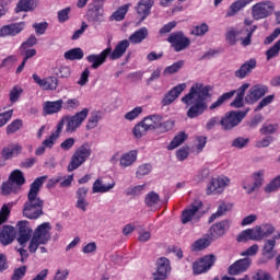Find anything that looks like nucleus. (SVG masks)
Segmentation results:
<instances>
[{
  "instance_id": "obj_1",
  "label": "nucleus",
  "mask_w": 280,
  "mask_h": 280,
  "mask_svg": "<svg viewBox=\"0 0 280 280\" xmlns=\"http://www.w3.org/2000/svg\"><path fill=\"white\" fill-rule=\"evenodd\" d=\"M18 237L16 242L20 246H27L28 243V252L36 253L38 250V246H45L49 244L51 240V224L42 223L39 226L32 229L28 221H19L18 224Z\"/></svg>"
},
{
  "instance_id": "obj_2",
  "label": "nucleus",
  "mask_w": 280,
  "mask_h": 280,
  "mask_svg": "<svg viewBox=\"0 0 280 280\" xmlns=\"http://www.w3.org/2000/svg\"><path fill=\"white\" fill-rule=\"evenodd\" d=\"M209 86L202 83H195L189 89V92L182 97L183 104L188 107L186 113L188 119H196L200 115H205L209 108Z\"/></svg>"
},
{
  "instance_id": "obj_3",
  "label": "nucleus",
  "mask_w": 280,
  "mask_h": 280,
  "mask_svg": "<svg viewBox=\"0 0 280 280\" xmlns=\"http://www.w3.org/2000/svg\"><path fill=\"white\" fill-rule=\"evenodd\" d=\"M47 180L46 176L37 177L30 186L27 201L24 203L23 215L28 220H38L43 215V207L45 202L38 197L40 187Z\"/></svg>"
},
{
  "instance_id": "obj_4",
  "label": "nucleus",
  "mask_w": 280,
  "mask_h": 280,
  "mask_svg": "<svg viewBox=\"0 0 280 280\" xmlns=\"http://www.w3.org/2000/svg\"><path fill=\"white\" fill-rule=\"evenodd\" d=\"M144 124L149 130H156L160 135H165V132H170L174 130V126L176 122L173 119L163 120V115L161 114H152L145 116L143 118Z\"/></svg>"
},
{
  "instance_id": "obj_5",
  "label": "nucleus",
  "mask_w": 280,
  "mask_h": 280,
  "mask_svg": "<svg viewBox=\"0 0 280 280\" xmlns=\"http://www.w3.org/2000/svg\"><path fill=\"white\" fill-rule=\"evenodd\" d=\"M91 154H93V150L91 149V145H89V143H84L81 147L77 148L67 166L68 172H75L78 167L84 165L89 161V159H91Z\"/></svg>"
},
{
  "instance_id": "obj_6",
  "label": "nucleus",
  "mask_w": 280,
  "mask_h": 280,
  "mask_svg": "<svg viewBox=\"0 0 280 280\" xmlns=\"http://www.w3.org/2000/svg\"><path fill=\"white\" fill-rule=\"evenodd\" d=\"M86 117H89V108H83L73 116H63L58 124H61V131L66 124V132H75L84 124Z\"/></svg>"
},
{
  "instance_id": "obj_7",
  "label": "nucleus",
  "mask_w": 280,
  "mask_h": 280,
  "mask_svg": "<svg viewBox=\"0 0 280 280\" xmlns=\"http://www.w3.org/2000/svg\"><path fill=\"white\" fill-rule=\"evenodd\" d=\"M249 108H246L245 110H237V112H229L224 115V117L220 120V126L222 127V130H233L236 126H240L242 124V119L248 115Z\"/></svg>"
},
{
  "instance_id": "obj_8",
  "label": "nucleus",
  "mask_w": 280,
  "mask_h": 280,
  "mask_svg": "<svg viewBox=\"0 0 280 280\" xmlns=\"http://www.w3.org/2000/svg\"><path fill=\"white\" fill-rule=\"evenodd\" d=\"M231 185V179L224 175L212 177L207 185V196H217L223 194L224 190Z\"/></svg>"
},
{
  "instance_id": "obj_9",
  "label": "nucleus",
  "mask_w": 280,
  "mask_h": 280,
  "mask_svg": "<svg viewBox=\"0 0 280 280\" xmlns=\"http://www.w3.org/2000/svg\"><path fill=\"white\" fill-rule=\"evenodd\" d=\"M264 176H266V172L261 170L255 172L249 177H246L242 183L243 189H245L246 194L257 191L264 185Z\"/></svg>"
},
{
  "instance_id": "obj_10",
  "label": "nucleus",
  "mask_w": 280,
  "mask_h": 280,
  "mask_svg": "<svg viewBox=\"0 0 280 280\" xmlns=\"http://www.w3.org/2000/svg\"><path fill=\"white\" fill-rule=\"evenodd\" d=\"M275 12V3L272 1H261L252 7V16L255 21L268 19Z\"/></svg>"
},
{
  "instance_id": "obj_11",
  "label": "nucleus",
  "mask_w": 280,
  "mask_h": 280,
  "mask_svg": "<svg viewBox=\"0 0 280 280\" xmlns=\"http://www.w3.org/2000/svg\"><path fill=\"white\" fill-rule=\"evenodd\" d=\"M215 264V257L213 254L206 255L192 264V272L194 275H202L205 272H209L211 268Z\"/></svg>"
},
{
  "instance_id": "obj_12",
  "label": "nucleus",
  "mask_w": 280,
  "mask_h": 280,
  "mask_svg": "<svg viewBox=\"0 0 280 280\" xmlns=\"http://www.w3.org/2000/svg\"><path fill=\"white\" fill-rule=\"evenodd\" d=\"M167 40L171 43L175 51H184L191 44L188 37L183 34V32L173 33L170 35Z\"/></svg>"
},
{
  "instance_id": "obj_13",
  "label": "nucleus",
  "mask_w": 280,
  "mask_h": 280,
  "mask_svg": "<svg viewBox=\"0 0 280 280\" xmlns=\"http://www.w3.org/2000/svg\"><path fill=\"white\" fill-rule=\"evenodd\" d=\"M172 272V267L170 265V259L161 257L156 260V271L153 273L154 280H165L167 275Z\"/></svg>"
},
{
  "instance_id": "obj_14",
  "label": "nucleus",
  "mask_w": 280,
  "mask_h": 280,
  "mask_svg": "<svg viewBox=\"0 0 280 280\" xmlns=\"http://www.w3.org/2000/svg\"><path fill=\"white\" fill-rule=\"evenodd\" d=\"M200 209H202V201L195 200L182 212V223L187 224L188 222H191V220H196Z\"/></svg>"
},
{
  "instance_id": "obj_15",
  "label": "nucleus",
  "mask_w": 280,
  "mask_h": 280,
  "mask_svg": "<svg viewBox=\"0 0 280 280\" xmlns=\"http://www.w3.org/2000/svg\"><path fill=\"white\" fill-rule=\"evenodd\" d=\"M186 89V83H179L171 89L166 94H164L161 101L162 106H170L174 104V102H176V100H178V97L180 96V93H183V91H185Z\"/></svg>"
},
{
  "instance_id": "obj_16",
  "label": "nucleus",
  "mask_w": 280,
  "mask_h": 280,
  "mask_svg": "<svg viewBox=\"0 0 280 280\" xmlns=\"http://www.w3.org/2000/svg\"><path fill=\"white\" fill-rule=\"evenodd\" d=\"M110 55V47L105 48L103 51H101L98 55H89L86 57V61L91 65V69H100L104 62H106V59L109 58Z\"/></svg>"
},
{
  "instance_id": "obj_17",
  "label": "nucleus",
  "mask_w": 280,
  "mask_h": 280,
  "mask_svg": "<svg viewBox=\"0 0 280 280\" xmlns=\"http://www.w3.org/2000/svg\"><path fill=\"white\" fill-rule=\"evenodd\" d=\"M33 80L43 89V91H56V89H58V78L56 77L42 79L38 74L34 73Z\"/></svg>"
},
{
  "instance_id": "obj_18",
  "label": "nucleus",
  "mask_w": 280,
  "mask_h": 280,
  "mask_svg": "<svg viewBox=\"0 0 280 280\" xmlns=\"http://www.w3.org/2000/svg\"><path fill=\"white\" fill-rule=\"evenodd\" d=\"M252 264H253V259L248 257L238 259L229 267V275H232V276L242 275L243 272H246V270L250 268Z\"/></svg>"
},
{
  "instance_id": "obj_19",
  "label": "nucleus",
  "mask_w": 280,
  "mask_h": 280,
  "mask_svg": "<svg viewBox=\"0 0 280 280\" xmlns=\"http://www.w3.org/2000/svg\"><path fill=\"white\" fill-rule=\"evenodd\" d=\"M268 93V86L256 84L252 86L245 96V101L248 104H253V102H257V100H261Z\"/></svg>"
},
{
  "instance_id": "obj_20",
  "label": "nucleus",
  "mask_w": 280,
  "mask_h": 280,
  "mask_svg": "<svg viewBox=\"0 0 280 280\" xmlns=\"http://www.w3.org/2000/svg\"><path fill=\"white\" fill-rule=\"evenodd\" d=\"M86 20L89 23H93V25H102L104 21V9L100 5H94V8H90L86 13Z\"/></svg>"
},
{
  "instance_id": "obj_21",
  "label": "nucleus",
  "mask_w": 280,
  "mask_h": 280,
  "mask_svg": "<svg viewBox=\"0 0 280 280\" xmlns=\"http://www.w3.org/2000/svg\"><path fill=\"white\" fill-rule=\"evenodd\" d=\"M25 30V22L12 23L4 25L0 28V37L5 38V36H18Z\"/></svg>"
},
{
  "instance_id": "obj_22",
  "label": "nucleus",
  "mask_w": 280,
  "mask_h": 280,
  "mask_svg": "<svg viewBox=\"0 0 280 280\" xmlns=\"http://www.w3.org/2000/svg\"><path fill=\"white\" fill-rule=\"evenodd\" d=\"M16 237V230L12 225H4L0 230V244L2 246H9L14 242Z\"/></svg>"
},
{
  "instance_id": "obj_23",
  "label": "nucleus",
  "mask_w": 280,
  "mask_h": 280,
  "mask_svg": "<svg viewBox=\"0 0 280 280\" xmlns=\"http://www.w3.org/2000/svg\"><path fill=\"white\" fill-rule=\"evenodd\" d=\"M257 67V60L256 59H249L245 61L240 69H237L234 73L235 78L238 80H244V78H248L250 73H253V70Z\"/></svg>"
},
{
  "instance_id": "obj_24",
  "label": "nucleus",
  "mask_w": 280,
  "mask_h": 280,
  "mask_svg": "<svg viewBox=\"0 0 280 280\" xmlns=\"http://www.w3.org/2000/svg\"><path fill=\"white\" fill-rule=\"evenodd\" d=\"M275 233V226L270 223H262L261 225H256L254 228V234L256 235V242H261L266 237H270Z\"/></svg>"
},
{
  "instance_id": "obj_25",
  "label": "nucleus",
  "mask_w": 280,
  "mask_h": 280,
  "mask_svg": "<svg viewBox=\"0 0 280 280\" xmlns=\"http://www.w3.org/2000/svg\"><path fill=\"white\" fill-rule=\"evenodd\" d=\"M128 47H130V42L128 39L120 40L114 48H110L109 52V60H119V58L124 57V54L128 50Z\"/></svg>"
},
{
  "instance_id": "obj_26",
  "label": "nucleus",
  "mask_w": 280,
  "mask_h": 280,
  "mask_svg": "<svg viewBox=\"0 0 280 280\" xmlns=\"http://www.w3.org/2000/svg\"><path fill=\"white\" fill-rule=\"evenodd\" d=\"M154 5V0H140L137 7V14L140 16L141 21H145L150 16V12Z\"/></svg>"
},
{
  "instance_id": "obj_27",
  "label": "nucleus",
  "mask_w": 280,
  "mask_h": 280,
  "mask_svg": "<svg viewBox=\"0 0 280 280\" xmlns=\"http://www.w3.org/2000/svg\"><path fill=\"white\" fill-rule=\"evenodd\" d=\"M139 156V152L137 150H131L129 152L122 153L119 159V165L124 170L126 167H131L137 162V158Z\"/></svg>"
},
{
  "instance_id": "obj_28",
  "label": "nucleus",
  "mask_w": 280,
  "mask_h": 280,
  "mask_svg": "<svg viewBox=\"0 0 280 280\" xmlns=\"http://www.w3.org/2000/svg\"><path fill=\"white\" fill-rule=\"evenodd\" d=\"M231 229V221L223 220L211 226L210 233L212 237H222Z\"/></svg>"
},
{
  "instance_id": "obj_29",
  "label": "nucleus",
  "mask_w": 280,
  "mask_h": 280,
  "mask_svg": "<svg viewBox=\"0 0 280 280\" xmlns=\"http://www.w3.org/2000/svg\"><path fill=\"white\" fill-rule=\"evenodd\" d=\"M89 194V188L86 187H80L77 190V209H80L81 211H86V208L89 207V201H86V196Z\"/></svg>"
},
{
  "instance_id": "obj_30",
  "label": "nucleus",
  "mask_w": 280,
  "mask_h": 280,
  "mask_svg": "<svg viewBox=\"0 0 280 280\" xmlns=\"http://www.w3.org/2000/svg\"><path fill=\"white\" fill-rule=\"evenodd\" d=\"M110 189H115V180L109 184H105L102 179H96L92 185L93 194H108Z\"/></svg>"
},
{
  "instance_id": "obj_31",
  "label": "nucleus",
  "mask_w": 280,
  "mask_h": 280,
  "mask_svg": "<svg viewBox=\"0 0 280 280\" xmlns=\"http://www.w3.org/2000/svg\"><path fill=\"white\" fill-rule=\"evenodd\" d=\"M249 88H250L249 83H244L237 89V91H235L236 97L231 103V106H233V108H242V106H244V95Z\"/></svg>"
},
{
  "instance_id": "obj_32",
  "label": "nucleus",
  "mask_w": 280,
  "mask_h": 280,
  "mask_svg": "<svg viewBox=\"0 0 280 280\" xmlns=\"http://www.w3.org/2000/svg\"><path fill=\"white\" fill-rule=\"evenodd\" d=\"M253 1H255V0H236V1H234L228 9L225 16H228V18L235 16V14H237V12H241V10H244V8H246V5H250V3H253Z\"/></svg>"
},
{
  "instance_id": "obj_33",
  "label": "nucleus",
  "mask_w": 280,
  "mask_h": 280,
  "mask_svg": "<svg viewBox=\"0 0 280 280\" xmlns=\"http://www.w3.org/2000/svg\"><path fill=\"white\" fill-rule=\"evenodd\" d=\"M38 8V0H20L16 4L15 12H34Z\"/></svg>"
},
{
  "instance_id": "obj_34",
  "label": "nucleus",
  "mask_w": 280,
  "mask_h": 280,
  "mask_svg": "<svg viewBox=\"0 0 280 280\" xmlns=\"http://www.w3.org/2000/svg\"><path fill=\"white\" fill-rule=\"evenodd\" d=\"M62 100L58 101H47L44 103V114L45 115H56V113H60L62 110Z\"/></svg>"
},
{
  "instance_id": "obj_35",
  "label": "nucleus",
  "mask_w": 280,
  "mask_h": 280,
  "mask_svg": "<svg viewBox=\"0 0 280 280\" xmlns=\"http://www.w3.org/2000/svg\"><path fill=\"white\" fill-rule=\"evenodd\" d=\"M62 132V124H57L56 130L51 132V135L46 138L42 144L51 150L54 145H56V141L60 138V133Z\"/></svg>"
},
{
  "instance_id": "obj_36",
  "label": "nucleus",
  "mask_w": 280,
  "mask_h": 280,
  "mask_svg": "<svg viewBox=\"0 0 280 280\" xmlns=\"http://www.w3.org/2000/svg\"><path fill=\"white\" fill-rule=\"evenodd\" d=\"M149 34L148 27H141L129 36V43L132 45H139L142 40L148 38Z\"/></svg>"
},
{
  "instance_id": "obj_37",
  "label": "nucleus",
  "mask_w": 280,
  "mask_h": 280,
  "mask_svg": "<svg viewBox=\"0 0 280 280\" xmlns=\"http://www.w3.org/2000/svg\"><path fill=\"white\" fill-rule=\"evenodd\" d=\"M60 184V187H71V183H73V175H65L62 174L56 175L55 177L49 179V185H58Z\"/></svg>"
},
{
  "instance_id": "obj_38",
  "label": "nucleus",
  "mask_w": 280,
  "mask_h": 280,
  "mask_svg": "<svg viewBox=\"0 0 280 280\" xmlns=\"http://www.w3.org/2000/svg\"><path fill=\"white\" fill-rule=\"evenodd\" d=\"M23 152V147L20 144H11L2 150V156L4 159H12L13 156H19Z\"/></svg>"
},
{
  "instance_id": "obj_39",
  "label": "nucleus",
  "mask_w": 280,
  "mask_h": 280,
  "mask_svg": "<svg viewBox=\"0 0 280 280\" xmlns=\"http://www.w3.org/2000/svg\"><path fill=\"white\" fill-rule=\"evenodd\" d=\"M66 60H82L84 58V50L82 48H72L63 54Z\"/></svg>"
},
{
  "instance_id": "obj_40",
  "label": "nucleus",
  "mask_w": 280,
  "mask_h": 280,
  "mask_svg": "<svg viewBox=\"0 0 280 280\" xmlns=\"http://www.w3.org/2000/svg\"><path fill=\"white\" fill-rule=\"evenodd\" d=\"M128 10H130V3L119 7L117 11L112 14L110 21H124L126 14H128Z\"/></svg>"
},
{
  "instance_id": "obj_41",
  "label": "nucleus",
  "mask_w": 280,
  "mask_h": 280,
  "mask_svg": "<svg viewBox=\"0 0 280 280\" xmlns=\"http://www.w3.org/2000/svg\"><path fill=\"white\" fill-rule=\"evenodd\" d=\"M235 95V90H232L230 92H226L222 94L214 103L210 105V110H215V108H220L224 102H228V100H231Z\"/></svg>"
},
{
  "instance_id": "obj_42",
  "label": "nucleus",
  "mask_w": 280,
  "mask_h": 280,
  "mask_svg": "<svg viewBox=\"0 0 280 280\" xmlns=\"http://www.w3.org/2000/svg\"><path fill=\"white\" fill-rule=\"evenodd\" d=\"M9 180L11 183H14V185H16V187H19L21 189V185H25V176H23V172H21L20 170H15L11 173Z\"/></svg>"
},
{
  "instance_id": "obj_43",
  "label": "nucleus",
  "mask_w": 280,
  "mask_h": 280,
  "mask_svg": "<svg viewBox=\"0 0 280 280\" xmlns=\"http://www.w3.org/2000/svg\"><path fill=\"white\" fill-rule=\"evenodd\" d=\"M145 125H147L145 120H141L133 127L132 132L137 139H141V137H145V135H148V131H150V129Z\"/></svg>"
},
{
  "instance_id": "obj_44",
  "label": "nucleus",
  "mask_w": 280,
  "mask_h": 280,
  "mask_svg": "<svg viewBox=\"0 0 280 280\" xmlns=\"http://www.w3.org/2000/svg\"><path fill=\"white\" fill-rule=\"evenodd\" d=\"M275 246H277V242L275 241V238L265 241L262 253L264 255H267L269 259H272V257H275Z\"/></svg>"
},
{
  "instance_id": "obj_45",
  "label": "nucleus",
  "mask_w": 280,
  "mask_h": 280,
  "mask_svg": "<svg viewBox=\"0 0 280 280\" xmlns=\"http://www.w3.org/2000/svg\"><path fill=\"white\" fill-rule=\"evenodd\" d=\"M236 240L237 242H248V241L257 242L254 228L247 229L241 232Z\"/></svg>"
},
{
  "instance_id": "obj_46",
  "label": "nucleus",
  "mask_w": 280,
  "mask_h": 280,
  "mask_svg": "<svg viewBox=\"0 0 280 280\" xmlns=\"http://www.w3.org/2000/svg\"><path fill=\"white\" fill-rule=\"evenodd\" d=\"M231 209H233L232 203H226V202L221 203L218 207L217 212L210 217V222H213V220H215V218H220V217L224 215L226 213V211H231Z\"/></svg>"
},
{
  "instance_id": "obj_47",
  "label": "nucleus",
  "mask_w": 280,
  "mask_h": 280,
  "mask_svg": "<svg viewBox=\"0 0 280 280\" xmlns=\"http://www.w3.org/2000/svg\"><path fill=\"white\" fill-rule=\"evenodd\" d=\"M186 139H187V133H185V131H180L177 136L174 137V139L168 144V150H176V148L183 144Z\"/></svg>"
},
{
  "instance_id": "obj_48",
  "label": "nucleus",
  "mask_w": 280,
  "mask_h": 280,
  "mask_svg": "<svg viewBox=\"0 0 280 280\" xmlns=\"http://www.w3.org/2000/svg\"><path fill=\"white\" fill-rule=\"evenodd\" d=\"M21 95H23V89L19 85L13 86L9 92V101L11 104H16L19 100H21Z\"/></svg>"
},
{
  "instance_id": "obj_49",
  "label": "nucleus",
  "mask_w": 280,
  "mask_h": 280,
  "mask_svg": "<svg viewBox=\"0 0 280 280\" xmlns=\"http://www.w3.org/2000/svg\"><path fill=\"white\" fill-rule=\"evenodd\" d=\"M255 30H257V26H254L253 28L243 27L242 34H245V38H242L241 45L243 47H248L250 45V38H253V34H255Z\"/></svg>"
},
{
  "instance_id": "obj_50",
  "label": "nucleus",
  "mask_w": 280,
  "mask_h": 280,
  "mask_svg": "<svg viewBox=\"0 0 280 280\" xmlns=\"http://www.w3.org/2000/svg\"><path fill=\"white\" fill-rule=\"evenodd\" d=\"M147 207H156L161 202V197L155 191H150L144 199Z\"/></svg>"
},
{
  "instance_id": "obj_51",
  "label": "nucleus",
  "mask_w": 280,
  "mask_h": 280,
  "mask_svg": "<svg viewBox=\"0 0 280 280\" xmlns=\"http://www.w3.org/2000/svg\"><path fill=\"white\" fill-rule=\"evenodd\" d=\"M183 67H185V61L178 60V61L174 62L173 65L166 67L164 70V73L166 75H172L174 73H178V71H180V69H183Z\"/></svg>"
},
{
  "instance_id": "obj_52",
  "label": "nucleus",
  "mask_w": 280,
  "mask_h": 280,
  "mask_svg": "<svg viewBox=\"0 0 280 280\" xmlns=\"http://www.w3.org/2000/svg\"><path fill=\"white\" fill-rule=\"evenodd\" d=\"M100 119H102V116H100V112H93L88 119L86 130H93V128H97Z\"/></svg>"
},
{
  "instance_id": "obj_53",
  "label": "nucleus",
  "mask_w": 280,
  "mask_h": 280,
  "mask_svg": "<svg viewBox=\"0 0 280 280\" xmlns=\"http://www.w3.org/2000/svg\"><path fill=\"white\" fill-rule=\"evenodd\" d=\"M280 189V175L276 176L269 184L265 187V194H272L279 191Z\"/></svg>"
},
{
  "instance_id": "obj_54",
  "label": "nucleus",
  "mask_w": 280,
  "mask_h": 280,
  "mask_svg": "<svg viewBox=\"0 0 280 280\" xmlns=\"http://www.w3.org/2000/svg\"><path fill=\"white\" fill-rule=\"evenodd\" d=\"M21 189L13 182L9 179V182L2 184V194L3 196H8L10 194H16Z\"/></svg>"
},
{
  "instance_id": "obj_55",
  "label": "nucleus",
  "mask_w": 280,
  "mask_h": 280,
  "mask_svg": "<svg viewBox=\"0 0 280 280\" xmlns=\"http://www.w3.org/2000/svg\"><path fill=\"white\" fill-rule=\"evenodd\" d=\"M21 128H23V120L15 119L7 126V135H14L15 132H19Z\"/></svg>"
},
{
  "instance_id": "obj_56",
  "label": "nucleus",
  "mask_w": 280,
  "mask_h": 280,
  "mask_svg": "<svg viewBox=\"0 0 280 280\" xmlns=\"http://www.w3.org/2000/svg\"><path fill=\"white\" fill-rule=\"evenodd\" d=\"M152 172V165L151 164H142L138 167L136 172V178H143L144 176H148Z\"/></svg>"
},
{
  "instance_id": "obj_57",
  "label": "nucleus",
  "mask_w": 280,
  "mask_h": 280,
  "mask_svg": "<svg viewBox=\"0 0 280 280\" xmlns=\"http://www.w3.org/2000/svg\"><path fill=\"white\" fill-rule=\"evenodd\" d=\"M65 110H78L80 108V101L78 98H68L62 104Z\"/></svg>"
},
{
  "instance_id": "obj_58",
  "label": "nucleus",
  "mask_w": 280,
  "mask_h": 280,
  "mask_svg": "<svg viewBox=\"0 0 280 280\" xmlns=\"http://www.w3.org/2000/svg\"><path fill=\"white\" fill-rule=\"evenodd\" d=\"M10 211H12V206L10 203H5L2 206L0 210V226L8 222V218H10Z\"/></svg>"
},
{
  "instance_id": "obj_59",
  "label": "nucleus",
  "mask_w": 280,
  "mask_h": 280,
  "mask_svg": "<svg viewBox=\"0 0 280 280\" xmlns=\"http://www.w3.org/2000/svg\"><path fill=\"white\" fill-rule=\"evenodd\" d=\"M141 113H143V107L137 106L133 109H131L130 112H128L127 114H125V119L127 121H135V119H137V117H139V115H141Z\"/></svg>"
},
{
  "instance_id": "obj_60",
  "label": "nucleus",
  "mask_w": 280,
  "mask_h": 280,
  "mask_svg": "<svg viewBox=\"0 0 280 280\" xmlns=\"http://www.w3.org/2000/svg\"><path fill=\"white\" fill-rule=\"evenodd\" d=\"M279 51L280 39L276 42V44L266 51L267 60H272V58H277V56H279Z\"/></svg>"
},
{
  "instance_id": "obj_61",
  "label": "nucleus",
  "mask_w": 280,
  "mask_h": 280,
  "mask_svg": "<svg viewBox=\"0 0 280 280\" xmlns=\"http://www.w3.org/2000/svg\"><path fill=\"white\" fill-rule=\"evenodd\" d=\"M278 127L275 124L265 122L262 127L260 128L261 135H275L277 132Z\"/></svg>"
},
{
  "instance_id": "obj_62",
  "label": "nucleus",
  "mask_w": 280,
  "mask_h": 280,
  "mask_svg": "<svg viewBox=\"0 0 280 280\" xmlns=\"http://www.w3.org/2000/svg\"><path fill=\"white\" fill-rule=\"evenodd\" d=\"M145 184L131 187L127 190V196H141V194L145 192Z\"/></svg>"
},
{
  "instance_id": "obj_63",
  "label": "nucleus",
  "mask_w": 280,
  "mask_h": 280,
  "mask_svg": "<svg viewBox=\"0 0 280 280\" xmlns=\"http://www.w3.org/2000/svg\"><path fill=\"white\" fill-rule=\"evenodd\" d=\"M69 279V269L59 268L56 270L52 280H67Z\"/></svg>"
},
{
  "instance_id": "obj_64",
  "label": "nucleus",
  "mask_w": 280,
  "mask_h": 280,
  "mask_svg": "<svg viewBox=\"0 0 280 280\" xmlns=\"http://www.w3.org/2000/svg\"><path fill=\"white\" fill-rule=\"evenodd\" d=\"M252 280H273V279H272V276H270V273L264 270H258L253 275Z\"/></svg>"
}]
</instances>
